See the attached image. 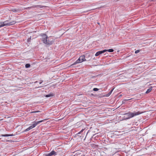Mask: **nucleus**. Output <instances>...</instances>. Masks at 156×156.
<instances>
[{"label": "nucleus", "instance_id": "12", "mask_svg": "<svg viewBox=\"0 0 156 156\" xmlns=\"http://www.w3.org/2000/svg\"><path fill=\"white\" fill-rule=\"evenodd\" d=\"M11 11L13 12H17L19 11V10L16 8H12L11 9Z\"/></svg>", "mask_w": 156, "mask_h": 156}, {"label": "nucleus", "instance_id": "22", "mask_svg": "<svg viewBox=\"0 0 156 156\" xmlns=\"http://www.w3.org/2000/svg\"><path fill=\"white\" fill-rule=\"evenodd\" d=\"M40 112L39 111H33V112H30V113H33L38 112Z\"/></svg>", "mask_w": 156, "mask_h": 156}, {"label": "nucleus", "instance_id": "8", "mask_svg": "<svg viewBox=\"0 0 156 156\" xmlns=\"http://www.w3.org/2000/svg\"><path fill=\"white\" fill-rule=\"evenodd\" d=\"M106 52V50H103L102 51H99L97 52L95 54V56H98L99 55L105 52Z\"/></svg>", "mask_w": 156, "mask_h": 156}, {"label": "nucleus", "instance_id": "4", "mask_svg": "<svg viewBox=\"0 0 156 156\" xmlns=\"http://www.w3.org/2000/svg\"><path fill=\"white\" fill-rule=\"evenodd\" d=\"M8 21V20H6V21H5L4 22H0V25H2L3 26H10L12 25L13 24H15L16 22L15 21H13L12 22H10L9 23H5Z\"/></svg>", "mask_w": 156, "mask_h": 156}, {"label": "nucleus", "instance_id": "1", "mask_svg": "<svg viewBox=\"0 0 156 156\" xmlns=\"http://www.w3.org/2000/svg\"><path fill=\"white\" fill-rule=\"evenodd\" d=\"M142 113L138 111L136 112H129L127 113L124 114L125 115H127V117L126 118V119H129L130 118H132L134 116L138 115Z\"/></svg>", "mask_w": 156, "mask_h": 156}, {"label": "nucleus", "instance_id": "13", "mask_svg": "<svg viewBox=\"0 0 156 156\" xmlns=\"http://www.w3.org/2000/svg\"><path fill=\"white\" fill-rule=\"evenodd\" d=\"M104 50H106V51H108L110 52H113L114 51V50L112 49H110L108 50L105 49Z\"/></svg>", "mask_w": 156, "mask_h": 156}, {"label": "nucleus", "instance_id": "14", "mask_svg": "<svg viewBox=\"0 0 156 156\" xmlns=\"http://www.w3.org/2000/svg\"><path fill=\"white\" fill-rule=\"evenodd\" d=\"M114 89H112L110 92L106 96H109L112 93Z\"/></svg>", "mask_w": 156, "mask_h": 156}, {"label": "nucleus", "instance_id": "6", "mask_svg": "<svg viewBox=\"0 0 156 156\" xmlns=\"http://www.w3.org/2000/svg\"><path fill=\"white\" fill-rule=\"evenodd\" d=\"M54 42V39H48V40L47 41V43L45 44L47 45H50L52 44Z\"/></svg>", "mask_w": 156, "mask_h": 156}, {"label": "nucleus", "instance_id": "15", "mask_svg": "<svg viewBox=\"0 0 156 156\" xmlns=\"http://www.w3.org/2000/svg\"><path fill=\"white\" fill-rule=\"evenodd\" d=\"M30 64L27 63L26 64L25 66V67L26 68H28L30 67Z\"/></svg>", "mask_w": 156, "mask_h": 156}, {"label": "nucleus", "instance_id": "29", "mask_svg": "<svg viewBox=\"0 0 156 156\" xmlns=\"http://www.w3.org/2000/svg\"><path fill=\"white\" fill-rule=\"evenodd\" d=\"M7 22L5 23H7Z\"/></svg>", "mask_w": 156, "mask_h": 156}, {"label": "nucleus", "instance_id": "3", "mask_svg": "<svg viewBox=\"0 0 156 156\" xmlns=\"http://www.w3.org/2000/svg\"><path fill=\"white\" fill-rule=\"evenodd\" d=\"M44 120H42L41 121H40L38 122H36V121H34L33 122V123L32 125L30 126L28 128H27L26 129L24 130V132H25L26 131H28L29 130H30V129H33L35 127L37 124H38L42 122Z\"/></svg>", "mask_w": 156, "mask_h": 156}, {"label": "nucleus", "instance_id": "9", "mask_svg": "<svg viewBox=\"0 0 156 156\" xmlns=\"http://www.w3.org/2000/svg\"><path fill=\"white\" fill-rule=\"evenodd\" d=\"M15 135L13 134H2L0 136H14Z\"/></svg>", "mask_w": 156, "mask_h": 156}, {"label": "nucleus", "instance_id": "5", "mask_svg": "<svg viewBox=\"0 0 156 156\" xmlns=\"http://www.w3.org/2000/svg\"><path fill=\"white\" fill-rule=\"evenodd\" d=\"M41 35L42 36V38H41V39L43 41V43L44 44L47 43V41L48 38V37L47 35L46 34H41Z\"/></svg>", "mask_w": 156, "mask_h": 156}, {"label": "nucleus", "instance_id": "16", "mask_svg": "<svg viewBox=\"0 0 156 156\" xmlns=\"http://www.w3.org/2000/svg\"><path fill=\"white\" fill-rule=\"evenodd\" d=\"M52 96H53V94H50L46 95L45 97H47V98H48V97H50Z\"/></svg>", "mask_w": 156, "mask_h": 156}, {"label": "nucleus", "instance_id": "27", "mask_svg": "<svg viewBox=\"0 0 156 156\" xmlns=\"http://www.w3.org/2000/svg\"><path fill=\"white\" fill-rule=\"evenodd\" d=\"M130 99H128L125 100V101H128V100H129Z\"/></svg>", "mask_w": 156, "mask_h": 156}, {"label": "nucleus", "instance_id": "19", "mask_svg": "<svg viewBox=\"0 0 156 156\" xmlns=\"http://www.w3.org/2000/svg\"><path fill=\"white\" fill-rule=\"evenodd\" d=\"M98 90V89L97 88H94L93 89V90L94 91H97Z\"/></svg>", "mask_w": 156, "mask_h": 156}, {"label": "nucleus", "instance_id": "10", "mask_svg": "<svg viewBox=\"0 0 156 156\" xmlns=\"http://www.w3.org/2000/svg\"><path fill=\"white\" fill-rule=\"evenodd\" d=\"M49 153H50L51 156L53 155H56L57 154V152H55L54 151H52L51 152H50Z\"/></svg>", "mask_w": 156, "mask_h": 156}, {"label": "nucleus", "instance_id": "26", "mask_svg": "<svg viewBox=\"0 0 156 156\" xmlns=\"http://www.w3.org/2000/svg\"><path fill=\"white\" fill-rule=\"evenodd\" d=\"M38 82V81H36V82H34V83H37Z\"/></svg>", "mask_w": 156, "mask_h": 156}, {"label": "nucleus", "instance_id": "28", "mask_svg": "<svg viewBox=\"0 0 156 156\" xmlns=\"http://www.w3.org/2000/svg\"><path fill=\"white\" fill-rule=\"evenodd\" d=\"M152 1L154 2V1H156V0H152Z\"/></svg>", "mask_w": 156, "mask_h": 156}, {"label": "nucleus", "instance_id": "23", "mask_svg": "<svg viewBox=\"0 0 156 156\" xmlns=\"http://www.w3.org/2000/svg\"><path fill=\"white\" fill-rule=\"evenodd\" d=\"M93 10V9H90V10H88L86 12H88V11H90L91 10ZM84 12H86L85 11H84Z\"/></svg>", "mask_w": 156, "mask_h": 156}, {"label": "nucleus", "instance_id": "20", "mask_svg": "<svg viewBox=\"0 0 156 156\" xmlns=\"http://www.w3.org/2000/svg\"><path fill=\"white\" fill-rule=\"evenodd\" d=\"M31 39V37H30L29 38L27 39V42H30V41Z\"/></svg>", "mask_w": 156, "mask_h": 156}, {"label": "nucleus", "instance_id": "18", "mask_svg": "<svg viewBox=\"0 0 156 156\" xmlns=\"http://www.w3.org/2000/svg\"><path fill=\"white\" fill-rule=\"evenodd\" d=\"M44 156H51L50 153L44 154Z\"/></svg>", "mask_w": 156, "mask_h": 156}, {"label": "nucleus", "instance_id": "11", "mask_svg": "<svg viewBox=\"0 0 156 156\" xmlns=\"http://www.w3.org/2000/svg\"><path fill=\"white\" fill-rule=\"evenodd\" d=\"M152 90V87H150L147 90L145 93L147 94L149 93Z\"/></svg>", "mask_w": 156, "mask_h": 156}, {"label": "nucleus", "instance_id": "7", "mask_svg": "<svg viewBox=\"0 0 156 156\" xmlns=\"http://www.w3.org/2000/svg\"><path fill=\"white\" fill-rule=\"evenodd\" d=\"M44 7L45 6H43L42 5H33V6H32L30 7H28V8L30 9V8H38L41 9V8H42L43 7Z\"/></svg>", "mask_w": 156, "mask_h": 156}, {"label": "nucleus", "instance_id": "2", "mask_svg": "<svg viewBox=\"0 0 156 156\" xmlns=\"http://www.w3.org/2000/svg\"><path fill=\"white\" fill-rule=\"evenodd\" d=\"M86 61V59L85 58V56L84 55H81L75 62L71 64L69 67H73V66L74 65L82 62L83 61Z\"/></svg>", "mask_w": 156, "mask_h": 156}, {"label": "nucleus", "instance_id": "24", "mask_svg": "<svg viewBox=\"0 0 156 156\" xmlns=\"http://www.w3.org/2000/svg\"><path fill=\"white\" fill-rule=\"evenodd\" d=\"M43 81L42 80H41L40 82H39V83L40 84H41L42 82H43Z\"/></svg>", "mask_w": 156, "mask_h": 156}, {"label": "nucleus", "instance_id": "21", "mask_svg": "<svg viewBox=\"0 0 156 156\" xmlns=\"http://www.w3.org/2000/svg\"><path fill=\"white\" fill-rule=\"evenodd\" d=\"M140 50H138L135 51V53L137 54L140 52Z\"/></svg>", "mask_w": 156, "mask_h": 156}, {"label": "nucleus", "instance_id": "25", "mask_svg": "<svg viewBox=\"0 0 156 156\" xmlns=\"http://www.w3.org/2000/svg\"><path fill=\"white\" fill-rule=\"evenodd\" d=\"M3 26H2V25H0V28L2 27H3Z\"/></svg>", "mask_w": 156, "mask_h": 156}, {"label": "nucleus", "instance_id": "17", "mask_svg": "<svg viewBox=\"0 0 156 156\" xmlns=\"http://www.w3.org/2000/svg\"><path fill=\"white\" fill-rule=\"evenodd\" d=\"M84 130V129H82L81 131L79 132L78 133L76 134V135L78 136H79V135L82 132H83V131Z\"/></svg>", "mask_w": 156, "mask_h": 156}]
</instances>
